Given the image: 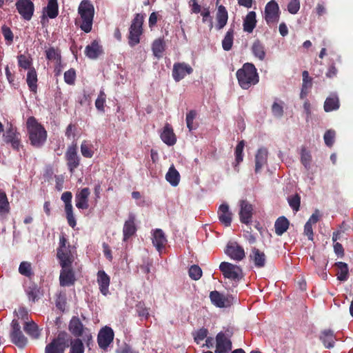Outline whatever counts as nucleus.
Returning a JSON list of instances; mask_svg holds the SVG:
<instances>
[{"label": "nucleus", "mask_w": 353, "mask_h": 353, "mask_svg": "<svg viewBox=\"0 0 353 353\" xmlns=\"http://www.w3.org/2000/svg\"><path fill=\"white\" fill-rule=\"evenodd\" d=\"M27 129L31 145L36 148L42 146L46 141L47 132L34 117L28 119Z\"/></svg>", "instance_id": "obj_1"}, {"label": "nucleus", "mask_w": 353, "mask_h": 353, "mask_svg": "<svg viewBox=\"0 0 353 353\" xmlns=\"http://www.w3.org/2000/svg\"><path fill=\"white\" fill-rule=\"evenodd\" d=\"M90 194V191L88 188H84L79 193L76 194L75 201L77 208L82 210L88 208V197Z\"/></svg>", "instance_id": "obj_26"}, {"label": "nucleus", "mask_w": 353, "mask_h": 353, "mask_svg": "<svg viewBox=\"0 0 353 353\" xmlns=\"http://www.w3.org/2000/svg\"><path fill=\"white\" fill-rule=\"evenodd\" d=\"M256 14L254 11L249 12L243 19V30L252 33L256 26Z\"/></svg>", "instance_id": "obj_33"}, {"label": "nucleus", "mask_w": 353, "mask_h": 353, "mask_svg": "<svg viewBox=\"0 0 353 353\" xmlns=\"http://www.w3.org/2000/svg\"><path fill=\"white\" fill-rule=\"evenodd\" d=\"M76 79V72L71 68L64 73V80L69 85H73Z\"/></svg>", "instance_id": "obj_60"}, {"label": "nucleus", "mask_w": 353, "mask_h": 353, "mask_svg": "<svg viewBox=\"0 0 353 353\" xmlns=\"http://www.w3.org/2000/svg\"><path fill=\"white\" fill-rule=\"evenodd\" d=\"M28 299L33 302H35L38 299L39 290L37 285L32 284L26 290Z\"/></svg>", "instance_id": "obj_55"}, {"label": "nucleus", "mask_w": 353, "mask_h": 353, "mask_svg": "<svg viewBox=\"0 0 353 353\" xmlns=\"http://www.w3.org/2000/svg\"><path fill=\"white\" fill-rule=\"evenodd\" d=\"M114 339V332L111 327H105L99 332L97 337L99 346L106 349Z\"/></svg>", "instance_id": "obj_20"}, {"label": "nucleus", "mask_w": 353, "mask_h": 353, "mask_svg": "<svg viewBox=\"0 0 353 353\" xmlns=\"http://www.w3.org/2000/svg\"><path fill=\"white\" fill-rule=\"evenodd\" d=\"M19 67L25 70L30 69L32 65V59L29 56L25 54H19L17 56Z\"/></svg>", "instance_id": "obj_51"}, {"label": "nucleus", "mask_w": 353, "mask_h": 353, "mask_svg": "<svg viewBox=\"0 0 353 353\" xmlns=\"http://www.w3.org/2000/svg\"><path fill=\"white\" fill-rule=\"evenodd\" d=\"M57 251V257L59 263H63V265L65 263H73L74 257L71 252V245L64 234H61L59 236V247Z\"/></svg>", "instance_id": "obj_6"}, {"label": "nucleus", "mask_w": 353, "mask_h": 353, "mask_svg": "<svg viewBox=\"0 0 353 353\" xmlns=\"http://www.w3.org/2000/svg\"><path fill=\"white\" fill-rule=\"evenodd\" d=\"M68 330L74 336L79 338L83 336L87 328L84 327L83 324L78 316H74L70 321Z\"/></svg>", "instance_id": "obj_24"}, {"label": "nucleus", "mask_w": 353, "mask_h": 353, "mask_svg": "<svg viewBox=\"0 0 353 353\" xmlns=\"http://www.w3.org/2000/svg\"><path fill=\"white\" fill-rule=\"evenodd\" d=\"M338 269L336 274L337 279L340 281H345L347 279L349 275V268L346 263L339 261L334 264Z\"/></svg>", "instance_id": "obj_38"}, {"label": "nucleus", "mask_w": 353, "mask_h": 353, "mask_svg": "<svg viewBox=\"0 0 353 353\" xmlns=\"http://www.w3.org/2000/svg\"><path fill=\"white\" fill-rule=\"evenodd\" d=\"M143 22L144 16L142 14L137 13L134 15L129 28V34L128 37L130 46L134 47L139 43L140 37L143 32Z\"/></svg>", "instance_id": "obj_4"}, {"label": "nucleus", "mask_w": 353, "mask_h": 353, "mask_svg": "<svg viewBox=\"0 0 353 353\" xmlns=\"http://www.w3.org/2000/svg\"><path fill=\"white\" fill-rule=\"evenodd\" d=\"M225 252L231 259L236 261H241L245 256L244 249L236 242L229 243Z\"/></svg>", "instance_id": "obj_21"}, {"label": "nucleus", "mask_w": 353, "mask_h": 353, "mask_svg": "<svg viewBox=\"0 0 353 353\" xmlns=\"http://www.w3.org/2000/svg\"><path fill=\"white\" fill-rule=\"evenodd\" d=\"M106 95L103 91H101L95 101V106L99 111L104 112V104L105 103Z\"/></svg>", "instance_id": "obj_59"}, {"label": "nucleus", "mask_w": 353, "mask_h": 353, "mask_svg": "<svg viewBox=\"0 0 353 353\" xmlns=\"http://www.w3.org/2000/svg\"><path fill=\"white\" fill-rule=\"evenodd\" d=\"M272 114L276 117H281L283 115V105L274 102L272 105Z\"/></svg>", "instance_id": "obj_62"}, {"label": "nucleus", "mask_w": 353, "mask_h": 353, "mask_svg": "<svg viewBox=\"0 0 353 353\" xmlns=\"http://www.w3.org/2000/svg\"><path fill=\"white\" fill-rule=\"evenodd\" d=\"M161 18H162V17L159 16L158 12H152L149 17V20H148L149 27L150 28H154L156 26L158 19H161Z\"/></svg>", "instance_id": "obj_64"}, {"label": "nucleus", "mask_w": 353, "mask_h": 353, "mask_svg": "<svg viewBox=\"0 0 353 353\" xmlns=\"http://www.w3.org/2000/svg\"><path fill=\"white\" fill-rule=\"evenodd\" d=\"M165 49V43L163 39L159 38L155 39L152 45V50L154 57L158 59L162 57L163 52Z\"/></svg>", "instance_id": "obj_39"}, {"label": "nucleus", "mask_w": 353, "mask_h": 353, "mask_svg": "<svg viewBox=\"0 0 353 353\" xmlns=\"http://www.w3.org/2000/svg\"><path fill=\"white\" fill-rule=\"evenodd\" d=\"M136 216L134 214L130 212L128 214V219L125 221L123 228V241H128L130 237L135 234L137 228L135 223Z\"/></svg>", "instance_id": "obj_19"}, {"label": "nucleus", "mask_w": 353, "mask_h": 353, "mask_svg": "<svg viewBox=\"0 0 353 353\" xmlns=\"http://www.w3.org/2000/svg\"><path fill=\"white\" fill-rule=\"evenodd\" d=\"M209 296L212 303L217 307H228L232 304V296H224L216 290L210 292Z\"/></svg>", "instance_id": "obj_18"}, {"label": "nucleus", "mask_w": 353, "mask_h": 353, "mask_svg": "<svg viewBox=\"0 0 353 353\" xmlns=\"http://www.w3.org/2000/svg\"><path fill=\"white\" fill-rule=\"evenodd\" d=\"M239 219L242 223L248 225L252 222L253 215V206L247 200L239 201Z\"/></svg>", "instance_id": "obj_17"}, {"label": "nucleus", "mask_w": 353, "mask_h": 353, "mask_svg": "<svg viewBox=\"0 0 353 353\" xmlns=\"http://www.w3.org/2000/svg\"><path fill=\"white\" fill-rule=\"evenodd\" d=\"M335 131L333 130H327L323 136L325 143L328 147H332L334 142Z\"/></svg>", "instance_id": "obj_58"}, {"label": "nucleus", "mask_w": 353, "mask_h": 353, "mask_svg": "<svg viewBox=\"0 0 353 353\" xmlns=\"http://www.w3.org/2000/svg\"><path fill=\"white\" fill-rule=\"evenodd\" d=\"M234 31L232 28H230L227 31L222 41V47L224 50L229 51L232 49L234 41Z\"/></svg>", "instance_id": "obj_44"}, {"label": "nucleus", "mask_w": 353, "mask_h": 353, "mask_svg": "<svg viewBox=\"0 0 353 353\" xmlns=\"http://www.w3.org/2000/svg\"><path fill=\"white\" fill-rule=\"evenodd\" d=\"M197 113L195 110H192L186 114V124L187 127L190 131L195 130L196 128V125H194L193 123V121L196 118Z\"/></svg>", "instance_id": "obj_53"}, {"label": "nucleus", "mask_w": 353, "mask_h": 353, "mask_svg": "<svg viewBox=\"0 0 353 353\" xmlns=\"http://www.w3.org/2000/svg\"><path fill=\"white\" fill-rule=\"evenodd\" d=\"M73 341L70 339L68 334L64 331L60 332L57 336L45 347V353H64L69 346V342Z\"/></svg>", "instance_id": "obj_5"}, {"label": "nucleus", "mask_w": 353, "mask_h": 353, "mask_svg": "<svg viewBox=\"0 0 353 353\" xmlns=\"http://www.w3.org/2000/svg\"><path fill=\"white\" fill-rule=\"evenodd\" d=\"M236 77L239 85L243 88L244 86L250 87L254 85L259 82V75L254 64L246 63L242 68L236 72Z\"/></svg>", "instance_id": "obj_2"}, {"label": "nucleus", "mask_w": 353, "mask_h": 353, "mask_svg": "<svg viewBox=\"0 0 353 353\" xmlns=\"http://www.w3.org/2000/svg\"><path fill=\"white\" fill-rule=\"evenodd\" d=\"M136 312L139 317L148 319L149 314V308L146 307L143 302H139L136 305Z\"/></svg>", "instance_id": "obj_52"}, {"label": "nucleus", "mask_w": 353, "mask_h": 353, "mask_svg": "<svg viewBox=\"0 0 353 353\" xmlns=\"http://www.w3.org/2000/svg\"><path fill=\"white\" fill-rule=\"evenodd\" d=\"M311 161L312 156L310 152L307 150L305 148H302L301 152V162L307 170H309Z\"/></svg>", "instance_id": "obj_50"}, {"label": "nucleus", "mask_w": 353, "mask_h": 353, "mask_svg": "<svg viewBox=\"0 0 353 353\" xmlns=\"http://www.w3.org/2000/svg\"><path fill=\"white\" fill-rule=\"evenodd\" d=\"M245 142L243 140L239 141L235 148V163H234V168L236 172L239 171V165L243 160V148Z\"/></svg>", "instance_id": "obj_40"}, {"label": "nucleus", "mask_w": 353, "mask_h": 353, "mask_svg": "<svg viewBox=\"0 0 353 353\" xmlns=\"http://www.w3.org/2000/svg\"><path fill=\"white\" fill-rule=\"evenodd\" d=\"M208 334V330L206 328L202 327L198 330L193 334L194 341L199 344L201 341L207 337Z\"/></svg>", "instance_id": "obj_57"}, {"label": "nucleus", "mask_w": 353, "mask_h": 353, "mask_svg": "<svg viewBox=\"0 0 353 353\" xmlns=\"http://www.w3.org/2000/svg\"><path fill=\"white\" fill-rule=\"evenodd\" d=\"M216 19L217 21L216 28L219 30H221L227 24L228 19V11L223 5L218 7Z\"/></svg>", "instance_id": "obj_34"}, {"label": "nucleus", "mask_w": 353, "mask_h": 353, "mask_svg": "<svg viewBox=\"0 0 353 353\" xmlns=\"http://www.w3.org/2000/svg\"><path fill=\"white\" fill-rule=\"evenodd\" d=\"M72 198V192L69 191L64 192L61 196V199L65 203V212L68 223L71 228H74L77 225V221L73 214Z\"/></svg>", "instance_id": "obj_15"}, {"label": "nucleus", "mask_w": 353, "mask_h": 353, "mask_svg": "<svg viewBox=\"0 0 353 353\" xmlns=\"http://www.w3.org/2000/svg\"><path fill=\"white\" fill-rule=\"evenodd\" d=\"M103 53V48L97 40L92 41L85 49V54L90 59H97Z\"/></svg>", "instance_id": "obj_27"}, {"label": "nucleus", "mask_w": 353, "mask_h": 353, "mask_svg": "<svg viewBox=\"0 0 353 353\" xmlns=\"http://www.w3.org/2000/svg\"><path fill=\"white\" fill-rule=\"evenodd\" d=\"M15 6L22 19L31 20L34 12V5L31 0H17Z\"/></svg>", "instance_id": "obj_14"}, {"label": "nucleus", "mask_w": 353, "mask_h": 353, "mask_svg": "<svg viewBox=\"0 0 353 353\" xmlns=\"http://www.w3.org/2000/svg\"><path fill=\"white\" fill-rule=\"evenodd\" d=\"M11 327L10 337L12 343L19 348H23L28 343V339L21 330V326L17 319L12 321Z\"/></svg>", "instance_id": "obj_12"}, {"label": "nucleus", "mask_w": 353, "mask_h": 353, "mask_svg": "<svg viewBox=\"0 0 353 353\" xmlns=\"http://www.w3.org/2000/svg\"><path fill=\"white\" fill-rule=\"evenodd\" d=\"M319 339L327 349L332 348L336 340L334 331L330 329L323 330L321 332Z\"/></svg>", "instance_id": "obj_32"}, {"label": "nucleus", "mask_w": 353, "mask_h": 353, "mask_svg": "<svg viewBox=\"0 0 353 353\" xmlns=\"http://www.w3.org/2000/svg\"><path fill=\"white\" fill-rule=\"evenodd\" d=\"M232 334L228 332H219L215 338L216 349L214 353H228L232 349Z\"/></svg>", "instance_id": "obj_7"}, {"label": "nucleus", "mask_w": 353, "mask_h": 353, "mask_svg": "<svg viewBox=\"0 0 353 353\" xmlns=\"http://www.w3.org/2000/svg\"><path fill=\"white\" fill-rule=\"evenodd\" d=\"M188 273L192 279L197 281L202 276V270L199 265H193L190 268Z\"/></svg>", "instance_id": "obj_54"}, {"label": "nucleus", "mask_w": 353, "mask_h": 353, "mask_svg": "<svg viewBox=\"0 0 353 353\" xmlns=\"http://www.w3.org/2000/svg\"><path fill=\"white\" fill-rule=\"evenodd\" d=\"M165 179L172 186H176L179 184L180 174L174 165L170 167L165 175Z\"/></svg>", "instance_id": "obj_42"}, {"label": "nucleus", "mask_w": 353, "mask_h": 353, "mask_svg": "<svg viewBox=\"0 0 353 353\" xmlns=\"http://www.w3.org/2000/svg\"><path fill=\"white\" fill-rule=\"evenodd\" d=\"M251 50L254 56L260 61L265 59L266 55L265 46L259 39H256L253 42Z\"/></svg>", "instance_id": "obj_35"}, {"label": "nucleus", "mask_w": 353, "mask_h": 353, "mask_svg": "<svg viewBox=\"0 0 353 353\" xmlns=\"http://www.w3.org/2000/svg\"><path fill=\"white\" fill-rule=\"evenodd\" d=\"M268 152L267 148H259L255 154V167L254 172L258 174L261 172L262 168L268 163Z\"/></svg>", "instance_id": "obj_25"}, {"label": "nucleus", "mask_w": 353, "mask_h": 353, "mask_svg": "<svg viewBox=\"0 0 353 353\" xmlns=\"http://www.w3.org/2000/svg\"><path fill=\"white\" fill-rule=\"evenodd\" d=\"M161 139L169 146L174 145L176 142V137L173 131L172 126L169 123H166L161 134Z\"/></svg>", "instance_id": "obj_28"}, {"label": "nucleus", "mask_w": 353, "mask_h": 353, "mask_svg": "<svg viewBox=\"0 0 353 353\" xmlns=\"http://www.w3.org/2000/svg\"><path fill=\"white\" fill-rule=\"evenodd\" d=\"M152 243L159 252H161L167 243V239L161 229H156L153 232Z\"/></svg>", "instance_id": "obj_30"}, {"label": "nucleus", "mask_w": 353, "mask_h": 353, "mask_svg": "<svg viewBox=\"0 0 353 353\" xmlns=\"http://www.w3.org/2000/svg\"><path fill=\"white\" fill-rule=\"evenodd\" d=\"M201 15L203 17V22L205 23L208 21L210 25V29L211 30L213 27L212 18L210 17V12L208 8H204L201 12Z\"/></svg>", "instance_id": "obj_63"}, {"label": "nucleus", "mask_w": 353, "mask_h": 353, "mask_svg": "<svg viewBox=\"0 0 353 353\" xmlns=\"http://www.w3.org/2000/svg\"><path fill=\"white\" fill-rule=\"evenodd\" d=\"M65 159L69 172L73 174L81 163V158L77 153V143H72L68 147L65 153Z\"/></svg>", "instance_id": "obj_8"}, {"label": "nucleus", "mask_w": 353, "mask_h": 353, "mask_svg": "<svg viewBox=\"0 0 353 353\" xmlns=\"http://www.w3.org/2000/svg\"><path fill=\"white\" fill-rule=\"evenodd\" d=\"M300 9L299 0H290L288 5V10L290 13L295 14Z\"/></svg>", "instance_id": "obj_61"}, {"label": "nucleus", "mask_w": 353, "mask_h": 353, "mask_svg": "<svg viewBox=\"0 0 353 353\" xmlns=\"http://www.w3.org/2000/svg\"><path fill=\"white\" fill-rule=\"evenodd\" d=\"M78 12L82 20L80 25L81 29L85 33L92 30L93 18L94 15V8L89 0H83L78 8Z\"/></svg>", "instance_id": "obj_3"}, {"label": "nucleus", "mask_w": 353, "mask_h": 353, "mask_svg": "<svg viewBox=\"0 0 353 353\" xmlns=\"http://www.w3.org/2000/svg\"><path fill=\"white\" fill-rule=\"evenodd\" d=\"M61 270L59 275L60 285L63 287L71 286L76 281L74 272L72 269V263H59Z\"/></svg>", "instance_id": "obj_13"}, {"label": "nucleus", "mask_w": 353, "mask_h": 353, "mask_svg": "<svg viewBox=\"0 0 353 353\" xmlns=\"http://www.w3.org/2000/svg\"><path fill=\"white\" fill-rule=\"evenodd\" d=\"M290 222L285 216L279 217L274 223L275 233L278 236H281L289 228Z\"/></svg>", "instance_id": "obj_37"}, {"label": "nucleus", "mask_w": 353, "mask_h": 353, "mask_svg": "<svg viewBox=\"0 0 353 353\" xmlns=\"http://www.w3.org/2000/svg\"><path fill=\"white\" fill-rule=\"evenodd\" d=\"M46 59L49 61H54L57 63H61V56L59 50L50 47L46 50Z\"/></svg>", "instance_id": "obj_45"}, {"label": "nucleus", "mask_w": 353, "mask_h": 353, "mask_svg": "<svg viewBox=\"0 0 353 353\" xmlns=\"http://www.w3.org/2000/svg\"><path fill=\"white\" fill-rule=\"evenodd\" d=\"M249 258L256 268H263L265 266L266 255L259 249L255 247L252 248Z\"/></svg>", "instance_id": "obj_22"}, {"label": "nucleus", "mask_w": 353, "mask_h": 353, "mask_svg": "<svg viewBox=\"0 0 353 353\" xmlns=\"http://www.w3.org/2000/svg\"><path fill=\"white\" fill-rule=\"evenodd\" d=\"M23 330L27 334L33 339H38L40 336V332L37 325L34 321L26 322Z\"/></svg>", "instance_id": "obj_41"}, {"label": "nucleus", "mask_w": 353, "mask_h": 353, "mask_svg": "<svg viewBox=\"0 0 353 353\" xmlns=\"http://www.w3.org/2000/svg\"><path fill=\"white\" fill-rule=\"evenodd\" d=\"M339 108V101L336 95H331L327 97L324 103L325 112L336 110Z\"/></svg>", "instance_id": "obj_43"}, {"label": "nucleus", "mask_w": 353, "mask_h": 353, "mask_svg": "<svg viewBox=\"0 0 353 353\" xmlns=\"http://www.w3.org/2000/svg\"><path fill=\"white\" fill-rule=\"evenodd\" d=\"M97 283L100 292L106 296L109 293V285L110 283V276L103 271L99 270L97 273Z\"/></svg>", "instance_id": "obj_29"}, {"label": "nucleus", "mask_w": 353, "mask_h": 353, "mask_svg": "<svg viewBox=\"0 0 353 353\" xmlns=\"http://www.w3.org/2000/svg\"><path fill=\"white\" fill-rule=\"evenodd\" d=\"M10 212V206L4 191L0 189V221L7 219Z\"/></svg>", "instance_id": "obj_31"}, {"label": "nucleus", "mask_w": 353, "mask_h": 353, "mask_svg": "<svg viewBox=\"0 0 353 353\" xmlns=\"http://www.w3.org/2000/svg\"><path fill=\"white\" fill-rule=\"evenodd\" d=\"M192 72L193 68L190 65L185 62H179L174 63L172 74L176 81H179Z\"/></svg>", "instance_id": "obj_16"}, {"label": "nucleus", "mask_w": 353, "mask_h": 353, "mask_svg": "<svg viewBox=\"0 0 353 353\" xmlns=\"http://www.w3.org/2000/svg\"><path fill=\"white\" fill-rule=\"evenodd\" d=\"M3 139L4 142L6 144H10L13 150H19L21 146V134L17 131L16 127L10 124L3 133Z\"/></svg>", "instance_id": "obj_10"}, {"label": "nucleus", "mask_w": 353, "mask_h": 353, "mask_svg": "<svg viewBox=\"0 0 353 353\" xmlns=\"http://www.w3.org/2000/svg\"><path fill=\"white\" fill-rule=\"evenodd\" d=\"M26 81L30 88H36L37 83V74L34 68H30L26 77Z\"/></svg>", "instance_id": "obj_48"}, {"label": "nucleus", "mask_w": 353, "mask_h": 353, "mask_svg": "<svg viewBox=\"0 0 353 353\" xmlns=\"http://www.w3.org/2000/svg\"><path fill=\"white\" fill-rule=\"evenodd\" d=\"M219 269L225 278L239 281L243 277V270L241 267L228 262H221Z\"/></svg>", "instance_id": "obj_9"}, {"label": "nucleus", "mask_w": 353, "mask_h": 353, "mask_svg": "<svg viewBox=\"0 0 353 353\" xmlns=\"http://www.w3.org/2000/svg\"><path fill=\"white\" fill-rule=\"evenodd\" d=\"M280 18V10L275 0L270 1L265 7L264 19L267 24L271 26L279 22Z\"/></svg>", "instance_id": "obj_11"}, {"label": "nucleus", "mask_w": 353, "mask_h": 353, "mask_svg": "<svg viewBox=\"0 0 353 353\" xmlns=\"http://www.w3.org/2000/svg\"><path fill=\"white\" fill-rule=\"evenodd\" d=\"M81 154L85 158H92L94 155L93 145L87 141H83L81 144Z\"/></svg>", "instance_id": "obj_46"}, {"label": "nucleus", "mask_w": 353, "mask_h": 353, "mask_svg": "<svg viewBox=\"0 0 353 353\" xmlns=\"http://www.w3.org/2000/svg\"><path fill=\"white\" fill-rule=\"evenodd\" d=\"M218 217L220 222L225 227L231 225L232 220V213L230 210L229 205L227 203L220 205L218 209Z\"/></svg>", "instance_id": "obj_23"}, {"label": "nucleus", "mask_w": 353, "mask_h": 353, "mask_svg": "<svg viewBox=\"0 0 353 353\" xmlns=\"http://www.w3.org/2000/svg\"><path fill=\"white\" fill-rule=\"evenodd\" d=\"M288 203L294 211L298 212L301 204V196L298 194H296L288 198Z\"/></svg>", "instance_id": "obj_56"}, {"label": "nucleus", "mask_w": 353, "mask_h": 353, "mask_svg": "<svg viewBox=\"0 0 353 353\" xmlns=\"http://www.w3.org/2000/svg\"><path fill=\"white\" fill-rule=\"evenodd\" d=\"M43 12L50 19H54L59 14V4L57 0H48L47 6L43 8Z\"/></svg>", "instance_id": "obj_36"}, {"label": "nucleus", "mask_w": 353, "mask_h": 353, "mask_svg": "<svg viewBox=\"0 0 353 353\" xmlns=\"http://www.w3.org/2000/svg\"><path fill=\"white\" fill-rule=\"evenodd\" d=\"M69 353H84V345L80 339H75L71 341Z\"/></svg>", "instance_id": "obj_49"}, {"label": "nucleus", "mask_w": 353, "mask_h": 353, "mask_svg": "<svg viewBox=\"0 0 353 353\" xmlns=\"http://www.w3.org/2000/svg\"><path fill=\"white\" fill-rule=\"evenodd\" d=\"M19 272L26 277L30 278L33 276L34 273L32 270L31 263L28 261H23L20 263L19 267Z\"/></svg>", "instance_id": "obj_47"}]
</instances>
